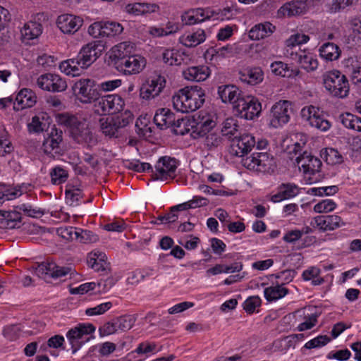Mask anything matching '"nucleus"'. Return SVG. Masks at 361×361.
Listing matches in <instances>:
<instances>
[{
  "label": "nucleus",
  "instance_id": "55",
  "mask_svg": "<svg viewBox=\"0 0 361 361\" xmlns=\"http://www.w3.org/2000/svg\"><path fill=\"white\" fill-rule=\"evenodd\" d=\"M47 125L44 117L40 118L39 116H35L32 117V122L28 124V128L30 132L39 133L46 130Z\"/></svg>",
  "mask_w": 361,
  "mask_h": 361
},
{
  "label": "nucleus",
  "instance_id": "29",
  "mask_svg": "<svg viewBox=\"0 0 361 361\" xmlns=\"http://www.w3.org/2000/svg\"><path fill=\"white\" fill-rule=\"evenodd\" d=\"M240 79L251 85L260 83L264 78V73L259 67H247L239 72Z\"/></svg>",
  "mask_w": 361,
  "mask_h": 361
},
{
  "label": "nucleus",
  "instance_id": "5",
  "mask_svg": "<svg viewBox=\"0 0 361 361\" xmlns=\"http://www.w3.org/2000/svg\"><path fill=\"white\" fill-rule=\"evenodd\" d=\"M133 121V115L129 111L120 115L99 119L100 130L102 133L110 138L118 137L121 134V130Z\"/></svg>",
  "mask_w": 361,
  "mask_h": 361
},
{
  "label": "nucleus",
  "instance_id": "24",
  "mask_svg": "<svg viewBox=\"0 0 361 361\" xmlns=\"http://www.w3.org/2000/svg\"><path fill=\"white\" fill-rule=\"evenodd\" d=\"M37 101V97L35 92L30 89L21 90L16 97L13 109L16 111L25 108L32 107Z\"/></svg>",
  "mask_w": 361,
  "mask_h": 361
},
{
  "label": "nucleus",
  "instance_id": "22",
  "mask_svg": "<svg viewBox=\"0 0 361 361\" xmlns=\"http://www.w3.org/2000/svg\"><path fill=\"white\" fill-rule=\"evenodd\" d=\"M308 10L306 1L293 0L284 4L277 11L279 17H291L305 13Z\"/></svg>",
  "mask_w": 361,
  "mask_h": 361
},
{
  "label": "nucleus",
  "instance_id": "51",
  "mask_svg": "<svg viewBox=\"0 0 361 361\" xmlns=\"http://www.w3.org/2000/svg\"><path fill=\"white\" fill-rule=\"evenodd\" d=\"M115 319L116 321L117 329L122 331H126L130 329L135 322V318L133 315H123Z\"/></svg>",
  "mask_w": 361,
  "mask_h": 361
},
{
  "label": "nucleus",
  "instance_id": "45",
  "mask_svg": "<svg viewBox=\"0 0 361 361\" xmlns=\"http://www.w3.org/2000/svg\"><path fill=\"white\" fill-rule=\"evenodd\" d=\"M320 274V269L316 267H311L303 271L302 276L305 281L312 280L313 286H319L324 281V279L319 276Z\"/></svg>",
  "mask_w": 361,
  "mask_h": 361
},
{
  "label": "nucleus",
  "instance_id": "25",
  "mask_svg": "<svg viewBox=\"0 0 361 361\" xmlns=\"http://www.w3.org/2000/svg\"><path fill=\"white\" fill-rule=\"evenodd\" d=\"M300 192V188L295 183H286L281 184L278 192L271 197L274 202H279L284 200L295 197Z\"/></svg>",
  "mask_w": 361,
  "mask_h": 361
},
{
  "label": "nucleus",
  "instance_id": "27",
  "mask_svg": "<svg viewBox=\"0 0 361 361\" xmlns=\"http://www.w3.org/2000/svg\"><path fill=\"white\" fill-rule=\"evenodd\" d=\"M210 75V69L207 66H190L183 71L185 79L190 81H204Z\"/></svg>",
  "mask_w": 361,
  "mask_h": 361
},
{
  "label": "nucleus",
  "instance_id": "14",
  "mask_svg": "<svg viewBox=\"0 0 361 361\" xmlns=\"http://www.w3.org/2000/svg\"><path fill=\"white\" fill-rule=\"evenodd\" d=\"M286 57L297 62L302 68L307 72L314 71L318 68V61L312 54L305 50L298 49L295 51H286L284 52Z\"/></svg>",
  "mask_w": 361,
  "mask_h": 361
},
{
  "label": "nucleus",
  "instance_id": "43",
  "mask_svg": "<svg viewBox=\"0 0 361 361\" xmlns=\"http://www.w3.org/2000/svg\"><path fill=\"white\" fill-rule=\"evenodd\" d=\"M338 119L345 128L361 132L360 118L350 113H345L341 114Z\"/></svg>",
  "mask_w": 361,
  "mask_h": 361
},
{
  "label": "nucleus",
  "instance_id": "58",
  "mask_svg": "<svg viewBox=\"0 0 361 361\" xmlns=\"http://www.w3.org/2000/svg\"><path fill=\"white\" fill-rule=\"evenodd\" d=\"M336 204L331 200H324L314 207V210L317 213H326L334 209Z\"/></svg>",
  "mask_w": 361,
  "mask_h": 361
},
{
  "label": "nucleus",
  "instance_id": "31",
  "mask_svg": "<svg viewBox=\"0 0 361 361\" xmlns=\"http://www.w3.org/2000/svg\"><path fill=\"white\" fill-rule=\"evenodd\" d=\"M240 92L235 85H224L218 87V94L224 103L237 104Z\"/></svg>",
  "mask_w": 361,
  "mask_h": 361
},
{
  "label": "nucleus",
  "instance_id": "53",
  "mask_svg": "<svg viewBox=\"0 0 361 361\" xmlns=\"http://www.w3.org/2000/svg\"><path fill=\"white\" fill-rule=\"evenodd\" d=\"M75 239L82 243H91L98 240V236L88 230H79L75 233Z\"/></svg>",
  "mask_w": 361,
  "mask_h": 361
},
{
  "label": "nucleus",
  "instance_id": "57",
  "mask_svg": "<svg viewBox=\"0 0 361 361\" xmlns=\"http://www.w3.org/2000/svg\"><path fill=\"white\" fill-rule=\"evenodd\" d=\"M37 62L39 66L49 70L56 66V58L54 56L44 54L38 56Z\"/></svg>",
  "mask_w": 361,
  "mask_h": 361
},
{
  "label": "nucleus",
  "instance_id": "11",
  "mask_svg": "<svg viewBox=\"0 0 361 361\" xmlns=\"http://www.w3.org/2000/svg\"><path fill=\"white\" fill-rule=\"evenodd\" d=\"M94 331L92 324H80L67 332L66 337L71 345L73 353H76L82 343L89 341L88 336Z\"/></svg>",
  "mask_w": 361,
  "mask_h": 361
},
{
  "label": "nucleus",
  "instance_id": "49",
  "mask_svg": "<svg viewBox=\"0 0 361 361\" xmlns=\"http://www.w3.org/2000/svg\"><path fill=\"white\" fill-rule=\"evenodd\" d=\"M212 12V19L216 20H230L234 17L236 14V11L234 9L233 6H227L224 8L223 9H217L213 10Z\"/></svg>",
  "mask_w": 361,
  "mask_h": 361
},
{
  "label": "nucleus",
  "instance_id": "12",
  "mask_svg": "<svg viewBox=\"0 0 361 361\" xmlns=\"http://www.w3.org/2000/svg\"><path fill=\"white\" fill-rule=\"evenodd\" d=\"M104 47L103 42L92 41L83 46L77 56L87 68L101 56Z\"/></svg>",
  "mask_w": 361,
  "mask_h": 361
},
{
  "label": "nucleus",
  "instance_id": "18",
  "mask_svg": "<svg viewBox=\"0 0 361 361\" xmlns=\"http://www.w3.org/2000/svg\"><path fill=\"white\" fill-rule=\"evenodd\" d=\"M116 70L126 75L140 73L146 66L145 59L138 54H132Z\"/></svg>",
  "mask_w": 361,
  "mask_h": 361
},
{
  "label": "nucleus",
  "instance_id": "32",
  "mask_svg": "<svg viewBox=\"0 0 361 361\" xmlns=\"http://www.w3.org/2000/svg\"><path fill=\"white\" fill-rule=\"evenodd\" d=\"M154 122L160 129L170 128L174 124L175 114L169 109H159L154 116Z\"/></svg>",
  "mask_w": 361,
  "mask_h": 361
},
{
  "label": "nucleus",
  "instance_id": "23",
  "mask_svg": "<svg viewBox=\"0 0 361 361\" xmlns=\"http://www.w3.org/2000/svg\"><path fill=\"white\" fill-rule=\"evenodd\" d=\"M302 117H307L311 126L322 131H326L331 127L330 122L323 116L317 114L316 108L313 106L304 108L302 110Z\"/></svg>",
  "mask_w": 361,
  "mask_h": 361
},
{
  "label": "nucleus",
  "instance_id": "19",
  "mask_svg": "<svg viewBox=\"0 0 361 361\" xmlns=\"http://www.w3.org/2000/svg\"><path fill=\"white\" fill-rule=\"evenodd\" d=\"M83 20L71 14H63L58 17L56 24L60 30L65 34H74L82 25Z\"/></svg>",
  "mask_w": 361,
  "mask_h": 361
},
{
  "label": "nucleus",
  "instance_id": "42",
  "mask_svg": "<svg viewBox=\"0 0 361 361\" xmlns=\"http://www.w3.org/2000/svg\"><path fill=\"white\" fill-rule=\"evenodd\" d=\"M66 198L67 202L71 206H77L80 204V200L82 198V190L71 184H68L66 186Z\"/></svg>",
  "mask_w": 361,
  "mask_h": 361
},
{
  "label": "nucleus",
  "instance_id": "38",
  "mask_svg": "<svg viewBox=\"0 0 361 361\" xmlns=\"http://www.w3.org/2000/svg\"><path fill=\"white\" fill-rule=\"evenodd\" d=\"M49 176L51 184L59 185L66 182L69 173L68 171L64 167L56 166L50 170Z\"/></svg>",
  "mask_w": 361,
  "mask_h": 361
},
{
  "label": "nucleus",
  "instance_id": "2",
  "mask_svg": "<svg viewBox=\"0 0 361 361\" xmlns=\"http://www.w3.org/2000/svg\"><path fill=\"white\" fill-rule=\"evenodd\" d=\"M205 101V92L200 86H187L179 90L172 97L173 106L181 113L200 109Z\"/></svg>",
  "mask_w": 361,
  "mask_h": 361
},
{
  "label": "nucleus",
  "instance_id": "36",
  "mask_svg": "<svg viewBox=\"0 0 361 361\" xmlns=\"http://www.w3.org/2000/svg\"><path fill=\"white\" fill-rule=\"evenodd\" d=\"M238 122L234 118H228L222 123L221 133L223 136L227 137L229 140L235 137V135H240Z\"/></svg>",
  "mask_w": 361,
  "mask_h": 361
},
{
  "label": "nucleus",
  "instance_id": "46",
  "mask_svg": "<svg viewBox=\"0 0 361 361\" xmlns=\"http://www.w3.org/2000/svg\"><path fill=\"white\" fill-rule=\"evenodd\" d=\"M321 157L327 164L335 165L343 162V157L339 152L334 148H326L321 152Z\"/></svg>",
  "mask_w": 361,
  "mask_h": 361
},
{
  "label": "nucleus",
  "instance_id": "62",
  "mask_svg": "<svg viewBox=\"0 0 361 361\" xmlns=\"http://www.w3.org/2000/svg\"><path fill=\"white\" fill-rule=\"evenodd\" d=\"M104 21H97L91 24L88 27V33L94 38L103 37Z\"/></svg>",
  "mask_w": 361,
  "mask_h": 361
},
{
  "label": "nucleus",
  "instance_id": "30",
  "mask_svg": "<svg viewBox=\"0 0 361 361\" xmlns=\"http://www.w3.org/2000/svg\"><path fill=\"white\" fill-rule=\"evenodd\" d=\"M60 71L67 75L73 77L78 76L82 71L86 69L82 62L79 60L78 56L74 58L63 61L59 64Z\"/></svg>",
  "mask_w": 361,
  "mask_h": 361
},
{
  "label": "nucleus",
  "instance_id": "13",
  "mask_svg": "<svg viewBox=\"0 0 361 361\" xmlns=\"http://www.w3.org/2000/svg\"><path fill=\"white\" fill-rule=\"evenodd\" d=\"M37 85L42 90L59 92L65 91L67 88L66 81L60 75L54 73H44L37 79Z\"/></svg>",
  "mask_w": 361,
  "mask_h": 361
},
{
  "label": "nucleus",
  "instance_id": "52",
  "mask_svg": "<svg viewBox=\"0 0 361 361\" xmlns=\"http://www.w3.org/2000/svg\"><path fill=\"white\" fill-rule=\"evenodd\" d=\"M270 68L271 72L276 75L282 77H290L291 75L288 64L282 61H274L271 63Z\"/></svg>",
  "mask_w": 361,
  "mask_h": 361
},
{
  "label": "nucleus",
  "instance_id": "17",
  "mask_svg": "<svg viewBox=\"0 0 361 361\" xmlns=\"http://www.w3.org/2000/svg\"><path fill=\"white\" fill-rule=\"evenodd\" d=\"M295 161L299 168L302 169L305 174L314 175L320 171L322 166V163L318 157L307 151L300 154Z\"/></svg>",
  "mask_w": 361,
  "mask_h": 361
},
{
  "label": "nucleus",
  "instance_id": "7",
  "mask_svg": "<svg viewBox=\"0 0 361 361\" xmlns=\"http://www.w3.org/2000/svg\"><path fill=\"white\" fill-rule=\"evenodd\" d=\"M178 161L175 158L161 157L157 161L154 170L152 169V176L154 180H166L176 177Z\"/></svg>",
  "mask_w": 361,
  "mask_h": 361
},
{
  "label": "nucleus",
  "instance_id": "3",
  "mask_svg": "<svg viewBox=\"0 0 361 361\" xmlns=\"http://www.w3.org/2000/svg\"><path fill=\"white\" fill-rule=\"evenodd\" d=\"M323 84L326 90L334 97L345 98L350 91L347 77L338 71L326 72L322 75Z\"/></svg>",
  "mask_w": 361,
  "mask_h": 361
},
{
  "label": "nucleus",
  "instance_id": "10",
  "mask_svg": "<svg viewBox=\"0 0 361 361\" xmlns=\"http://www.w3.org/2000/svg\"><path fill=\"white\" fill-rule=\"evenodd\" d=\"M234 108L240 118L247 120L258 116L262 110L261 104L252 97H240Z\"/></svg>",
  "mask_w": 361,
  "mask_h": 361
},
{
  "label": "nucleus",
  "instance_id": "33",
  "mask_svg": "<svg viewBox=\"0 0 361 361\" xmlns=\"http://www.w3.org/2000/svg\"><path fill=\"white\" fill-rule=\"evenodd\" d=\"M206 39L205 31L198 29L193 32H188L179 37V42L187 47H195Z\"/></svg>",
  "mask_w": 361,
  "mask_h": 361
},
{
  "label": "nucleus",
  "instance_id": "4",
  "mask_svg": "<svg viewBox=\"0 0 361 361\" xmlns=\"http://www.w3.org/2000/svg\"><path fill=\"white\" fill-rule=\"evenodd\" d=\"M241 162L249 170L264 173H272L276 169L274 158L267 152H254L243 158Z\"/></svg>",
  "mask_w": 361,
  "mask_h": 361
},
{
  "label": "nucleus",
  "instance_id": "39",
  "mask_svg": "<svg viewBox=\"0 0 361 361\" xmlns=\"http://www.w3.org/2000/svg\"><path fill=\"white\" fill-rule=\"evenodd\" d=\"M310 39V37L305 34L296 33L290 36V37L286 41L285 51L288 50L295 51V50L300 49L299 46L300 44L307 42Z\"/></svg>",
  "mask_w": 361,
  "mask_h": 361
},
{
  "label": "nucleus",
  "instance_id": "20",
  "mask_svg": "<svg viewBox=\"0 0 361 361\" xmlns=\"http://www.w3.org/2000/svg\"><path fill=\"white\" fill-rule=\"evenodd\" d=\"M132 47L129 42H124L118 44L111 48L109 53V61L111 64L116 69L123 63L131 54Z\"/></svg>",
  "mask_w": 361,
  "mask_h": 361
},
{
  "label": "nucleus",
  "instance_id": "64",
  "mask_svg": "<svg viewBox=\"0 0 361 361\" xmlns=\"http://www.w3.org/2000/svg\"><path fill=\"white\" fill-rule=\"evenodd\" d=\"M13 151L11 142L5 138L2 134L0 135V157H5Z\"/></svg>",
  "mask_w": 361,
  "mask_h": 361
},
{
  "label": "nucleus",
  "instance_id": "28",
  "mask_svg": "<svg viewBox=\"0 0 361 361\" xmlns=\"http://www.w3.org/2000/svg\"><path fill=\"white\" fill-rule=\"evenodd\" d=\"M316 226L322 231H333L343 224L341 218L337 215H322L314 218Z\"/></svg>",
  "mask_w": 361,
  "mask_h": 361
},
{
  "label": "nucleus",
  "instance_id": "16",
  "mask_svg": "<svg viewBox=\"0 0 361 361\" xmlns=\"http://www.w3.org/2000/svg\"><path fill=\"white\" fill-rule=\"evenodd\" d=\"M166 85L164 76L157 75L147 80L140 89V96L142 99L149 100L159 96Z\"/></svg>",
  "mask_w": 361,
  "mask_h": 361
},
{
  "label": "nucleus",
  "instance_id": "26",
  "mask_svg": "<svg viewBox=\"0 0 361 361\" xmlns=\"http://www.w3.org/2000/svg\"><path fill=\"white\" fill-rule=\"evenodd\" d=\"M62 130L51 128L48 137L43 142L42 147L44 153L52 154L56 153L59 149V145L62 142Z\"/></svg>",
  "mask_w": 361,
  "mask_h": 361
},
{
  "label": "nucleus",
  "instance_id": "54",
  "mask_svg": "<svg viewBox=\"0 0 361 361\" xmlns=\"http://www.w3.org/2000/svg\"><path fill=\"white\" fill-rule=\"evenodd\" d=\"M112 307L111 302H106L101 303L94 307H90L86 309L85 314L87 316H97L104 314L109 310Z\"/></svg>",
  "mask_w": 361,
  "mask_h": 361
},
{
  "label": "nucleus",
  "instance_id": "61",
  "mask_svg": "<svg viewBox=\"0 0 361 361\" xmlns=\"http://www.w3.org/2000/svg\"><path fill=\"white\" fill-rule=\"evenodd\" d=\"M126 166L136 172H144L146 171H152V167L149 163L140 162L137 160L130 161L126 164Z\"/></svg>",
  "mask_w": 361,
  "mask_h": 361
},
{
  "label": "nucleus",
  "instance_id": "37",
  "mask_svg": "<svg viewBox=\"0 0 361 361\" xmlns=\"http://www.w3.org/2000/svg\"><path fill=\"white\" fill-rule=\"evenodd\" d=\"M319 51L321 57L326 61L336 60L341 54V50L338 46L332 42L324 43L319 48Z\"/></svg>",
  "mask_w": 361,
  "mask_h": 361
},
{
  "label": "nucleus",
  "instance_id": "50",
  "mask_svg": "<svg viewBox=\"0 0 361 361\" xmlns=\"http://www.w3.org/2000/svg\"><path fill=\"white\" fill-rule=\"evenodd\" d=\"M163 61L169 66H179L183 58L176 49H166L163 53Z\"/></svg>",
  "mask_w": 361,
  "mask_h": 361
},
{
  "label": "nucleus",
  "instance_id": "8",
  "mask_svg": "<svg viewBox=\"0 0 361 361\" xmlns=\"http://www.w3.org/2000/svg\"><path fill=\"white\" fill-rule=\"evenodd\" d=\"M77 99L82 104L97 102L99 93L94 88V81L89 78L78 80L73 87Z\"/></svg>",
  "mask_w": 361,
  "mask_h": 361
},
{
  "label": "nucleus",
  "instance_id": "56",
  "mask_svg": "<svg viewBox=\"0 0 361 361\" xmlns=\"http://www.w3.org/2000/svg\"><path fill=\"white\" fill-rule=\"evenodd\" d=\"M353 0H334L328 5V11L331 13H336L345 9L353 4Z\"/></svg>",
  "mask_w": 361,
  "mask_h": 361
},
{
  "label": "nucleus",
  "instance_id": "44",
  "mask_svg": "<svg viewBox=\"0 0 361 361\" xmlns=\"http://www.w3.org/2000/svg\"><path fill=\"white\" fill-rule=\"evenodd\" d=\"M195 125L192 126L193 133L200 137L207 135V133L214 127V121L209 118L203 117L200 121L194 119Z\"/></svg>",
  "mask_w": 361,
  "mask_h": 361
},
{
  "label": "nucleus",
  "instance_id": "9",
  "mask_svg": "<svg viewBox=\"0 0 361 361\" xmlns=\"http://www.w3.org/2000/svg\"><path fill=\"white\" fill-rule=\"evenodd\" d=\"M124 104L123 99L118 94L99 96L94 104L95 111L99 114H113L121 111Z\"/></svg>",
  "mask_w": 361,
  "mask_h": 361
},
{
  "label": "nucleus",
  "instance_id": "48",
  "mask_svg": "<svg viewBox=\"0 0 361 361\" xmlns=\"http://www.w3.org/2000/svg\"><path fill=\"white\" fill-rule=\"evenodd\" d=\"M44 264L47 268L46 272H47V276L52 278H59L66 276L71 270L70 268L59 267L52 262H44Z\"/></svg>",
  "mask_w": 361,
  "mask_h": 361
},
{
  "label": "nucleus",
  "instance_id": "40",
  "mask_svg": "<svg viewBox=\"0 0 361 361\" xmlns=\"http://www.w3.org/2000/svg\"><path fill=\"white\" fill-rule=\"evenodd\" d=\"M310 39V37L305 34L296 33L290 36V37L286 41L285 51L288 50L295 51V50L300 49L299 46L300 44L307 42Z\"/></svg>",
  "mask_w": 361,
  "mask_h": 361
},
{
  "label": "nucleus",
  "instance_id": "63",
  "mask_svg": "<svg viewBox=\"0 0 361 361\" xmlns=\"http://www.w3.org/2000/svg\"><path fill=\"white\" fill-rule=\"evenodd\" d=\"M188 120H185L183 118H176L174 124L172 125L173 130L176 135H184L185 133H188V130L185 128V126Z\"/></svg>",
  "mask_w": 361,
  "mask_h": 361
},
{
  "label": "nucleus",
  "instance_id": "1",
  "mask_svg": "<svg viewBox=\"0 0 361 361\" xmlns=\"http://www.w3.org/2000/svg\"><path fill=\"white\" fill-rule=\"evenodd\" d=\"M58 122L68 128L70 135L75 142L88 147L97 144V137L88 124L75 116L69 114H59Z\"/></svg>",
  "mask_w": 361,
  "mask_h": 361
},
{
  "label": "nucleus",
  "instance_id": "47",
  "mask_svg": "<svg viewBox=\"0 0 361 361\" xmlns=\"http://www.w3.org/2000/svg\"><path fill=\"white\" fill-rule=\"evenodd\" d=\"M103 37H111L121 34L123 27L121 24L114 21L104 22Z\"/></svg>",
  "mask_w": 361,
  "mask_h": 361
},
{
  "label": "nucleus",
  "instance_id": "59",
  "mask_svg": "<svg viewBox=\"0 0 361 361\" xmlns=\"http://www.w3.org/2000/svg\"><path fill=\"white\" fill-rule=\"evenodd\" d=\"M262 300L259 296H250L243 303V309L246 312L253 313L256 307L260 306Z\"/></svg>",
  "mask_w": 361,
  "mask_h": 361
},
{
  "label": "nucleus",
  "instance_id": "15",
  "mask_svg": "<svg viewBox=\"0 0 361 361\" xmlns=\"http://www.w3.org/2000/svg\"><path fill=\"white\" fill-rule=\"evenodd\" d=\"M231 145V153L237 157H243L248 156L256 142L255 137L250 134L235 135Z\"/></svg>",
  "mask_w": 361,
  "mask_h": 361
},
{
  "label": "nucleus",
  "instance_id": "60",
  "mask_svg": "<svg viewBox=\"0 0 361 361\" xmlns=\"http://www.w3.org/2000/svg\"><path fill=\"white\" fill-rule=\"evenodd\" d=\"M331 338L324 335V336H319L308 342H307L305 345V348L307 349L319 348L326 345L329 342H330Z\"/></svg>",
  "mask_w": 361,
  "mask_h": 361
},
{
  "label": "nucleus",
  "instance_id": "21",
  "mask_svg": "<svg viewBox=\"0 0 361 361\" xmlns=\"http://www.w3.org/2000/svg\"><path fill=\"white\" fill-rule=\"evenodd\" d=\"M212 12L209 8H197L190 9L181 16L182 21L187 25L200 23L207 20L212 19Z\"/></svg>",
  "mask_w": 361,
  "mask_h": 361
},
{
  "label": "nucleus",
  "instance_id": "34",
  "mask_svg": "<svg viewBox=\"0 0 361 361\" xmlns=\"http://www.w3.org/2000/svg\"><path fill=\"white\" fill-rule=\"evenodd\" d=\"M42 32V26L36 21H29L24 24L20 30L22 38L24 41L37 38Z\"/></svg>",
  "mask_w": 361,
  "mask_h": 361
},
{
  "label": "nucleus",
  "instance_id": "6",
  "mask_svg": "<svg viewBox=\"0 0 361 361\" xmlns=\"http://www.w3.org/2000/svg\"><path fill=\"white\" fill-rule=\"evenodd\" d=\"M292 103L288 100H280L276 102L270 110L269 125L275 128L288 123L292 112Z\"/></svg>",
  "mask_w": 361,
  "mask_h": 361
},
{
  "label": "nucleus",
  "instance_id": "35",
  "mask_svg": "<svg viewBox=\"0 0 361 361\" xmlns=\"http://www.w3.org/2000/svg\"><path fill=\"white\" fill-rule=\"evenodd\" d=\"M275 27L270 23H260L255 25L249 32V37L253 40L264 39L271 35Z\"/></svg>",
  "mask_w": 361,
  "mask_h": 361
},
{
  "label": "nucleus",
  "instance_id": "41",
  "mask_svg": "<svg viewBox=\"0 0 361 361\" xmlns=\"http://www.w3.org/2000/svg\"><path fill=\"white\" fill-rule=\"evenodd\" d=\"M288 293V290L282 284L267 287L264 291L265 298L269 302L281 299Z\"/></svg>",
  "mask_w": 361,
  "mask_h": 361
}]
</instances>
